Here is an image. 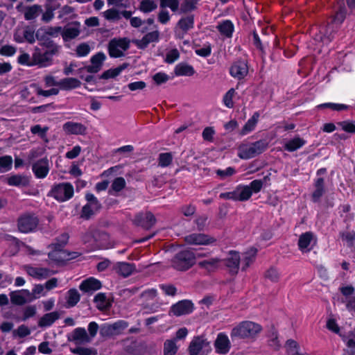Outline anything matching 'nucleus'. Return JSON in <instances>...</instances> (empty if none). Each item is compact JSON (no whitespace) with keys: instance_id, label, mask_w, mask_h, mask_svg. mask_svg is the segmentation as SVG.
I'll list each match as a JSON object with an SVG mask.
<instances>
[{"instance_id":"nucleus-36","label":"nucleus","mask_w":355,"mask_h":355,"mask_svg":"<svg viewBox=\"0 0 355 355\" xmlns=\"http://www.w3.org/2000/svg\"><path fill=\"white\" fill-rule=\"evenodd\" d=\"M313 233L311 232H306L302 233L298 239V248L300 250L304 252L310 245L313 239Z\"/></svg>"},{"instance_id":"nucleus-2","label":"nucleus","mask_w":355,"mask_h":355,"mask_svg":"<svg viewBox=\"0 0 355 355\" xmlns=\"http://www.w3.org/2000/svg\"><path fill=\"white\" fill-rule=\"evenodd\" d=\"M202 256V255L199 253L196 257L193 253L190 251L180 252L173 259V267L178 270H187L194 264L196 257Z\"/></svg>"},{"instance_id":"nucleus-39","label":"nucleus","mask_w":355,"mask_h":355,"mask_svg":"<svg viewBox=\"0 0 355 355\" xmlns=\"http://www.w3.org/2000/svg\"><path fill=\"white\" fill-rule=\"evenodd\" d=\"M23 37L19 35V33H16L14 35L15 40L19 43L23 42L24 40L28 41L30 43L35 42V34L34 31L27 28L23 31Z\"/></svg>"},{"instance_id":"nucleus-10","label":"nucleus","mask_w":355,"mask_h":355,"mask_svg":"<svg viewBox=\"0 0 355 355\" xmlns=\"http://www.w3.org/2000/svg\"><path fill=\"white\" fill-rule=\"evenodd\" d=\"M337 32V27H335L331 22L322 25L319 28V33L316 35V40L320 41L324 44H328L331 42Z\"/></svg>"},{"instance_id":"nucleus-50","label":"nucleus","mask_w":355,"mask_h":355,"mask_svg":"<svg viewBox=\"0 0 355 355\" xmlns=\"http://www.w3.org/2000/svg\"><path fill=\"white\" fill-rule=\"evenodd\" d=\"M178 347L175 343V340H166L164 344V355H175L178 352Z\"/></svg>"},{"instance_id":"nucleus-30","label":"nucleus","mask_w":355,"mask_h":355,"mask_svg":"<svg viewBox=\"0 0 355 355\" xmlns=\"http://www.w3.org/2000/svg\"><path fill=\"white\" fill-rule=\"evenodd\" d=\"M114 270L118 275L126 277L130 275L135 270L134 265L126 262H118L114 267Z\"/></svg>"},{"instance_id":"nucleus-59","label":"nucleus","mask_w":355,"mask_h":355,"mask_svg":"<svg viewBox=\"0 0 355 355\" xmlns=\"http://www.w3.org/2000/svg\"><path fill=\"white\" fill-rule=\"evenodd\" d=\"M18 62L20 64L25 65V66H34L37 65L36 62L33 58V55L32 58L28 54V53H22L18 57Z\"/></svg>"},{"instance_id":"nucleus-55","label":"nucleus","mask_w":355,"mask_h":355,"mask_svg":"<svg viewBox=\"0 0 355 355\" xmlns=\"http://www.w3.org/2000/svg\"><path fill=\"white\" fill-rule=\"evenodd\" d=\"M243 64L242 62H235L230 68V74L238 79L243 78Z\"/></svg>"},{"instance_id":"nucleus-13","label":"nucleus","mask_w":355,"mask_h":355,"mask_svg":"<svg viewBox=\"0 0 355 355\" xmlns=\"http://www.w3.org/2000/svg\"><path fill=\"white\" fill-rule=\"evenodd\" d=\"M193 17L188 16L182 18L175 28V34L178 38H183L185 33L193 27Z\"/></svg>"},{"instance_id":"nucleus-11","label":"nucleus","mask_w":355,"mask_h":355,"mask_svg":"<svg viewBox=\"0 0 355 355\" xmlns=\"http://www.w3.org/2000/svg\"><path fill=\"white\" fill-rule=\"evenodd\" d=\"M193 310V304L189 300H182L173 304L170 309V314L181 316L191 313Z\"/></svg>"},{"instance_id":"nucleus-9","label":"nucleus","mask_w":355,"mask_h":355,"mask_svg":"<svg viewBox=\"0 0 355 355\" xmlns=\"http://www.w3.org/2000/svg\"><path fill=\"white\" fill-rule=\"evenodd\" d=\"M85 198L87 203L82 209L81 217L89 219L101 209V204L92 193H87Z\"/></svg>"},{"instance_id":"nucleus-44","label":"nucleus","mask_w":355,"mask_h":355,"mask_svg":"<svg viewBox=\"0 0 355 355\" xmlns=\"http://www.w3.org/2000/svg\"><path fill=\"white\" fill-rule=\"evenodd\" d=\"M263 276L265 279H268L271 282L277 283L280 279L281 274L276 267L270 266L268 270H266Z\"/></svg>"},{"instance_id":"nucleus-26","label":"nucleus","mask_w":355,"mask_h":355,"mask_svg":"<svg viewBox=\"0 0 355 355\" xmlns=\"http://www.w3.org/2000/svg\"><path fill=\"white\" fill-rule=\"evenodd\" d=\"M106 58L103 53H98L91 58V64L87 67V71L96 73L101 69L103 62Z\"/></svg>"},{"instance_id":"nucleus-53","label":"nucleus","mask_w":355,"mask_h":355,"mask_svg":"<svg viewBox=\"0 0 355 355\" xmlns=\"http://www.w3.org/2000/svg\"><path fill=\"white\" fill-rule=\"evenodd\" d=\"M12 164V158L6 155L0 157V173H5L9 171Z\"/></svg>"},{"instance_id":"nucleus-34","label":"nucleus","mask_w":355,"mask_h":355,"mask_svg":"<svg viewBox=\"0 0 355 355\" xmlns=\"http://www.w3.org/2000/svg\"><path fill=\"white\" fill-rule=\"evenodd\" d=\"M81 83L79 80L74 78H65L60 80V90H71L78 88Z\"/></svg>"},{"instance_id":"nucleus-51","label":"nucleus","mask_w":355,"mask_h":355,"mask_svg":"<svg viewBox=\"0 0 355 355\" xmlns=\"http://www.w3.org/2000/svg\"><path fill=\"white\" fill-rule=\"evenodd\" d=\"M339 236L343 241L347 243L348 248H352L354 247L355 232H340Z\"/></svg>"},{"instance_id":"nucleus-33","label":"nucleus","mask_w":355,"mask_h":355,"mask_svg":"<svg viewBox=\"0 0 355 355\" xmlns=\"http://www.w3.org/2000/svg\"><path fill=\"white\" fill-rule=\"evenodd\" d=\"M174 73L177 76H191L194 74L193 67L187 63H179L174 69Z\"/></svg>"},{"instance_id":"nucleus-27","label":"nucleus","mask_w":355,"mask_h":355,"mask_svg":"<svg viewBox=\"0 0 355 355\" xmlns=\"http://www.w3.org/2000/svg\"><path fill=\"white\" fill-rule=\"evenodd\" d=\"M155 216L150 212L141 213L135 218V222L145 228L151 227L155 223Z\"/></svg>"},{"instance_id":"nucleus-60","label":"nucleus","mask_w":355,"mask_h":355,"mask_svg":"<svg viewBox=\"0 0 355 355\" xmlns=\"http://www.w3.org/2000/svg\"><path fill=\"white\" fill-rule=\"evenodd\" d=\"M61 27H46L39 28V35H42L44 33H48V35L51 37L58 36L61 33Z\"/></svg>"},{"instance_id":"nucleus-6","label":"nucleus","mask_w":355,"mask_h":355,"mask_svg":"<svg viewBox=\"0 0 355 355\" xmlns=\"http://www.w3.org/2000/svg\"><path fill=\"white\" fill-rule=\"evenodd\" d=\"M73 191V187L70 183L64 182L55 185L51 195L58 201L64 202L72 198Z\"/></svg>"},{"instance_id":"nucleus-35","label":"nucleus","mask_w":355,"mask_h":355,"mask_svg":"<svg viewBox=\"0 0 355 355\" xmlns=\"http://www.w3.org/2000/svg\"><path fill=\"white\" fill-rule=\"evenodd\" d=\"M200 268L205 269L209 272H213L217 270L221 265V260L217 258L209 259L199 262Z\"/></svg>"},{"instance_id":"nucleus-64","label":"nucleus","mask_w":355,"mask_h":355,"mask_svg":"<svg viewBox=\"0 0 355 355\" xmlns=\"http://www.w3.org/2000/svg\"><path fill=\"white\" fill-rule=\"evenodd\" d=\"M347 349L343 350L342 355H355V340L352 338L347 341Z\"/></svg>"},{"instance_id":"nucleus-25","label":"nucleus","mask_w":355,"mask_h":355,"mask_svg":"<svg viewBox=\"0 0 355 355\" xmlns=\"http://www.w3.org/2000/svg\"><path fill=\"white\" fill-rule=\"evenodd\" d=\"M185 241L190 245H207L213 239L202 234H192L185 237Z\"/></svg>"},{"instance_id":"nucleus-28","label":"nucleus","mask_w":355,"mask_h":355,"mask_svg":"<svg viewBox=\"0 0 355 355\" xmlns=\"http://www.w3.org/2000/svg\"><path fill=\"white\" fill-rule=\"evenodd\" d=\"M306 144V141L297 135L286 141L283 147L285 150L292 153L301 148Z\"/></svg>"},{"instance_id":"nucleus-37","label":"nucleus","mask_w":355,"mask_h":355,"mask_svg":"<svg viewBox=\"0 0 355 355\" xmlns=\"http://www.w3.org/2000/svg\"><path fill=\"white\" fill-rule=\"evenodd\" d=\"M347 15V9L345 6V5H340L338 8V9L336 10V12L333 17V18L331 20V23H332L334 25L337 26L339 24H341L345 19L346 18Z\"/></svg>"},{"instance_id":"nucleus-46","label":"nucleus","mask_w":355,"mask_h":355,"mask_svg":"<svg viewBox=\"0 0 355 355\" xmlns=\"http://www.w3.org/2000/svg\"><path fill=\"white\" fill-rule=\"evenodd\" d=\"M286 355H303L300 353L299 344L293 339H288L286 342Z\"/></svg>"},{"instance_id":"nucleus-29","label":"nucleus","mask_w":355,"mask_h":355,"mask_svg":"<svg viewBox=\"0 0 355 355\" xmlns=\"http://www.w3.org/2000/svg\"><path fill=\"white\" fill-rule=\"evenodd\" d=\"M261 330L262 327L259 324L245 320V339L255 340Z\"/></svg>"},{"instance_id":"nucleus-23","label":"nucleus","mask_w":355,"mask_h":355,"mask_svg":"<svg viewBox=\"0 0 355 355\" xmlns=\"http://www.w3.org/2000/svg\"><path fill=\"white\" fill-rule=\"evenodd\" d=\"M101 286V282L98 279L94 277H89L82 282L79 288L85 293H89L99 290Z\"/></svg>"},{"instance_id":"nucleus-45","label":"nucleus","mask_w":355,"mask_h":355,"mask_svg":"<svg viewBox=\"0 0 355 355\" xmlns=\"http://www.w3.org/2000/svg\"><path fill=\"white\" fill-rule=\"evenodd\" d=\"M94 301L96 307L100 310H105L110 306V301L104 293H98Z\"/></svg>"},{"instance_id":"nucleus-4","label":"nucleus","mask_w":355,"mask_h":355,"mask_svg":"<svg viewBox=\"0 0 355 355\" xmlns=\"http://www.w3.org/2000/svg\"><path fill=\"white\" fill-rule=\"evenodd\" d=\"M188 351L190 355H207L211 351L210 343L203 336H196L191 341Z\"/></svg>"},{"instance_id":"nucleus-24","label":"nucleus","mask_w":355,"mask_h":355,"mask_svg":"<svg viewBox=\"0 0 355 355\" xmlns=\"http://www.w3.org/2000/svg\"><path fill=\"white\" fill-rule=\"evenodd\" d=\"M159 37V31H155L146 34L141 40H137L134 42L139 49H144L150 43L158 42Z\"/></svg>"},{"instance_id":"nucleus-54","label":"nucleus","mask_w":355,"mask_h":355,"mask_svg":"<svg viewBox=\"0 0 355 355\" xmlns=\"http://www.w3.org/2000/svg\"><path fill=\"white\" fill-rule=\"evenodd\" d=\"M102 14L105 19L110 21H117L121 19L120 12L114 8L108 9Z\"/></svg>"},{"instance_id":"nucleus-14","label":"nucleus","mask_w":355,"mask_h":355,"mask_svg":"<svg viewBox=\"0 0 355 355\" xmlns=\"http://www.w3.org/2000/svg\"><path fill=\"white\" fill-rule=\"evenodd\" d=\"M38 220L33 216H24L19 219L18 227L20 232L28 233L36 229Z\"/></svg>"},{"instance_id":"nucleus-56","label":"nucleus","mask_w":355,"mask_h":355,"mask_svg":"<svg viewBox=\"0 0 355 355\" xmlns=\"http://www.w3.org/2000/svg\"><path fill=\"white\" fill-rule=\"evenodd\" d=\"M258 252L257 248L252 247L245 251V268L254 262Z\"/></svg>"},{"instance_id":"nucleus-21","label":"nucleus","mask_w":355,"mask_h":355,"mask_svg":"<svg viewBox=\"0 0 355 355\" xmlns=\"http://www.w3.org/2000/svg\"><path fill=\"white\" fill-rule=\"evenodd\" d=\"M10 300L12 304L21 305L26 302H32L31 291L22 289L10 293Z\"/></svg>"},{"instance_id":"nucleus-5","label":"nucleus","mask_w":355,"mask_h":355,"mask_svg":"<svg viewBox=\"0 0 355 355\" xmlns=\"http://www.w3.org/2000/svg\"><path fill=\"white\" fill-rule=\"evenodd\" d=\"M46 50L44 52H41L37 49L33 53V58L37 64L41 67H46L50 64L52 57L55 55L59 51V46L55 44H50L49 46H45Z\"/></svg>"},{"instance_id":"nucleus-31","label":"nucleus","mask_w":355,"mask_h":355,"mask_svg":"<svg viewBox=\"0 0 355 355\" xmlns=\"http://www.w3.org/2000/svg\"><path fill=\"white\" fill-rule=\"evenodd\" d=\"M63 130L68 134L84 135L86 128L81 123L69 121L63 125Z\"/></svg>"},{"instance_id":"nucleus-16","label":"nucleus","mask_w":355,"mask_h":355,"mask_svg":"<svg viewBox=\"0 0 355 355\" xmlns=\"http://www.w3.org/2000/svg\"><path fill=\"white\" fill-rule=\"evenodd\" d=\"M61 239L62 244H53L52 246L54 250L49 253V258L56 262H62L67 256L66 252L62 250V245L67 243L68 236L67 234H62Z\"/></svg>"},{"instance_id":"nucleus-42","label":"nucleus","mask_w":355,"mask_h":355,"mask_svg":"<svg viewBox=\"0 0 355 355\" xmlns=\"http://www.w3.org/2000/svg\"><path fill=\"white\" fill-rule=\"evenodd\" d=\"M248 40L249 42L252 44L257 50H259L261 53H263L264 48L259 35L256 30H253L249 33Z\"/></svg>"},{"instance_id":"nucleus-62","label":"nucleus","mask_w":355,"mask_h":355,"mask_svg":"<svg viewBox=\"0 0 355 355\" xmlns=\"http://www.w3.org/2000/svg\"><path fill=\"white\" fill-rule=\"evenodd\" d=\"M236 92L234 89H230L223 96V101L224 105L229 108L234 105L233 98L235 96Z\"/></svg>"},{"instance_id":"nucleus-19","label":"nucleus","mask_w":355,"mask_h":355,"mask_svg":"<svg viewBox=\"0 0 355 355\" xmlns=\"http://www.w3.org/2000/svg\"><path fill=\"white\" fill-rule=\"evenodd\" d=\"M24 269L28 275L38 280L46 279L51 275V270L46 268L26 265Z\"/></svg>"},{"instance_id":"nucleus-63","label":"nucleus","mask_w":355,"mask_h":355,"mask_svg":"<svg viewBox=\"0 0 355 355\" xmlns=\"http://www.w3.org/2000/svg\"><path fill=\"white\" fill-rule=\"evenodd\" d=\"M338 124L345 132L351 134L355 133V123L354 121H343L339 122Z\"/></svg>"},{"instance_id":"nucleus-40","label":"nucleus","mask_w":355,"mask_h":355,"mask_svg":"<svg viewBox=\"0 0 355 355\" xmlns=\"http://www.w3.org/2000/svg\"><path fill=\"white\" fill-rule=\"evenodd\" d=\"M318 109H330L334 111L340 112L343 110H348L351 107L350 105L342 104V103H321L317 106Z\"/></svg>"},{"instance_id":"nucleus-7","label":"nucleus","mask_w":355,"mask_h":355,"mask_svg":"<svg viewBox=\"0 0 355 355\" xmlns=\"http://www.w3.org/2000/svg\"><path fill=\"white\" fill-rule=\"evenodd\" d=\"M129 46L130 42L126 38L113 39L109 43V54L113 58L121 57Z\"/></svg>"},{"instance_id":"nucleus-20","label":"nucleus","mask_w":355,"mask_h":355,"mask_svg":"<svg viewBox=\"0 0 355 355\" xmlns=\"http://www.w3.org/2000/svg\"><path fill=\"white\" fill-rule=\"evenodd\" d=\"M33 172L37 178L43 179L49 172V162L47 158H42L33 164Z\"/></svg>"},{"instance_id":"nucleus-3","label":"nucleus","mask_w":355,"mask_h":355,"mask_svg":"<svg viewBox=\"0 0 355 355\" xmlns=\"http://www.w3.org/2000/svg\"><path fill=\"white\" fill-rule=\"evenodd\" d=\"M326 173V168H320L316 171L317 178L313 180V184L314 190L311 195V199L313 203L320 202L321 198L326 193L324 179L320 177Z\"/></svg>"},{"instance_id":"nucleus-41","label":"nucleus","mask_w":355,"mask_h":355,"mask_svg":"<svg viewBox=\"0 0 355 355\" xmlns=\"http://www.w3.org/2000/svg\"><path fill=\"white\" fill-rule=\"evenodd\" d=\"M217 28L221 35L230 37L232 36L234 31V25L230 21L225 20L219 24Z\"/></svg>"},{"instance_id":"nucleus-8","label":"nucleus","mask_w":355,"mask_h":355,"mask_svg":"<svg viewBox=\"0 0 355 355\" xmlns=\"http://www.w3.org/2000/svg\"><path fill=\"white\" fill-rule=\"evenodd\" d=\"M45 87H51L49 89H37V93L40 96L49 97L58 94L60 92V80L52 75H47L44 78Z\"/></svg>"},{"instance_id":"nucleus-52","label":"nucleus","mask_w":355,"mask_h":355,"mask_svg":"<svg viewBox=\"0 0 355 355\" xmlns=\"http://www.w3.org/2000/svg\"><path fill=\"white\" fill-rule=\"evenodd\" d=\"M31 298L34 300L38 299L41 297H44L47 295V292L45 289L44 284H35L31 292Z\"/></svg>"},{"instance_id":"nucleus-22","label":"nucleus","mask_w":355,"mask_h":355,"mask_svg":"<svg viewBox=\"0 0 355 355\" xmlns=\"http://www.w3.org/2000/svg\"><path fill=\"white\" fill-rule=\"evenodd\" d=\"M239 263L240 256L239 253L235 251L230 252L227 258L225 259V264L231 273L236 274L238 272L239 268Z\"/></svg>"},{"instance_id":"nucleus-58","label":"nucleus","mask_w":355,"mask_h":355,"mask_svg":"<svg viewBox=\"0 0 355 355\" xmlns=\"http://www.w3.org/2000/svg\"><path fill=\"white\" fill-rule=\"evenodd\" d=\"M173 160V155L171 153H164L159 155L158 164L161 167L169 166Z\"/></svg>"},{"instance_id":"nucleus-43","label":"nucleus","mask_w":355,"mask_h":355,"mask_svg":"<svg viewBox=\"0 0 355 355\" xmlns=\"http://www.w3.org/2000/svg\"><path fill=\"white\" fill-rule=\"evenodd\" d=\"M58 318V315L56 312L46 313L40 318L38 325L41 327L51 326Z\"/></svg>"},{"instance_id":"nucleus-49","label":"nucleus","mask_w":355,"mask_h":355,"mask_svg":"<svg viewBox=\"0 0 355 355\" xmlns=\"http://www.w3.org/2000/svg\"><path fill=\"white\" fill-rule=\"evenodd\" d=\"M259 112H255L248 121L245 122V135L252 132L255 129L259 120Z\"/></svg>"},{"instance_id":"nucleus-57","label":"nucleus","mask_w":355,"mask_h":355,"mask_svg":"<svg viewBox=\"0 0 355 355\" xmlns=\"http://www.w3.org/2000/svg\"><path fill=\"white\" fill-rule=\"evenodd\" d=\"M73 339L79 343L87 341V334L85 329L77 328L73 333Z\"/></svg>"},{"instance_id":"nucleus-1","label":"nucleus","mask_w":355,"mask_h":355,"mask_svg":"<svg viewBox=\"0 0 355 355\" xmlns=\"http://www.w3.org/2000/svg\"><path fill=\"white\" fill-rule=\"evenodd\" d=\"M85 243H88L94 250L108 249L112 247L109 235L103 232L89 230L83 237Z\"/></svg>"},{"instance_id":"nucleus-48","label":"nucleus","mask_w":355,"mask_h":355,"mask_svg":"<svg viewBox=\"0 0 355 355\" xmlns=\"http://www.w3.org/2000/svg\"><path fill=\"white\" fill-rule=\"evenodd\" d=\"M157 8V3L155 0H142L140 2L139 9L144 13L150 12Z\"/></svg>"},{"instance_id":"nucleus-61","label":"nucleus","mask_w":355,"mask_h":355,"mask_svg":"<svg viewBox=\"0 0 355 355\" xmlns=\"http://www.w3.org/2000/svg\"><path fill=\"white\" fill-rule=\"evenodd\" d=\"M126 68L125 64L117 67L114 69H111L106 71L103 73V77L105 78H112L119 75Z\"/></svg>"},{"instance_id":"nucleus-12","label":"nucleus","mask_w":355,"mask_h":355,"mask_svg":"<svg viewBox=\"0 0 355 355\" xmlns=\"http://www.w3.org/2000/svg\"><path fill=\"white\" fill-rule=\"evenodd\" d=\"M16 9L18 12H23L24 19L28 21L37 18L42 11V7L39 5L24 6L22 3H19Z\"/></svg>"},{"instance_id":"nucleus-17","label":"nucleus","mask_w":355,"mask_h":355,"mask_svg":"<svg viewBox=\"0 0 355 355\" xmlns=\"http://www.w3.org/2000/svg\"><path fill=\"white\" fill-rule=\"evenodd\" d=\"M214 347L217 354H227L231 347V343L228 336L224 333H219L214 342Z\"/></svg>"},{"instance_id":"nucleus-32","label":"nucleus","mask_w":355,"mask_h":355,"mask_svg":"<svg viewBox=\"0 0 355 355\" xmlns=\"http://www.w3.org/2000/svg\"><path fill=\"white\" fill-rule=\"evenodd\" d=\"M80 34V28L77 24H69L61 31V35L64 41L74 39Z\"/></svg>"},{"instance_id":"nucleus-47","label":"nucleus","mask_w":355,"mask_h":355,"mask_svg":"<svg viewBox=\"0 0 355 355\" xmlns=\"http://www.w3.org/2000/svg\"><path fill=\"white\" fill-rule=\"evenodd\" d=\"M80 294L76 289H70L66 296L67 306H74L80 301Z\"/></svg>"},{"instance_id":"nucleus-18","label":"nucleus","mask_w":355,"mask_h":355,"mask_svg":"<svg viewBox=\"0 0 355 355\" xmlns=\"http://www.w3.org/2000/svg\"><path fill=\"white\" fill-rule=\"evenodd\" d=\"M268 147V142L264 139H261L252 144L248 148H245V159L254 157L263 152Z\"/></svg>"},{"instance_id":"nucleus-15","label":"nucleus","mask_w":355,"mask_h":355,"mask_svg":"<svg viewBox=\"0 0 355 355\" xmlns=\"http://www.w3.org/2000/svg\"><path fill=\"white\" fill-rule=\"evenodd\" d=\"M127 327V323L121 320L112 324H105L101 328V334L103 336L119 334Z\"/></svg>"},{"instance_id":"nucleus-38","label":"nucleus","mask_w":355,"mask_h":355,"mask_svg":"<svg viewBox=\"0 0 355 355\" xmlns=\"http://www.w3.org/2000/svg\"><path fill=\"white\" fill-rule=\"evenodd\" d=\"M28 178L26 175H15L7 179V182L10 186H25L28 184Z\"/></svg>"}]
</instances>
